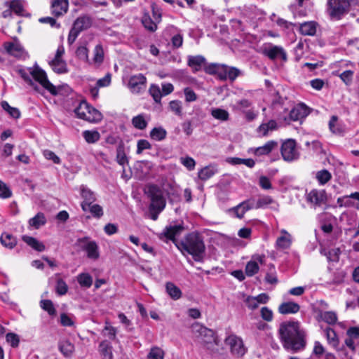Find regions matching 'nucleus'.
Segmentation results:
<instances>
[{"instance_id":"obj_1","label":"nucleus","mask_w":359,"mask_h":359,"mask_svg":"<svg viewBox=\"0 0 359 359\" xmlns=\"http://www.w3.org/2000/svg\"><path fill=\"white\" fill-rule=\"evenodd\" d=\"M283 347L293 353L303 350L306 346V332L298 321L283 322L278 330Z\"/></svg>"},{"instance_id":"obj_2","label":"nucleus","mask_w":359,"mask_h":359,"mask_svg":"<svg viewBox=\"0 0 359 359\" xmlns=\"http://www.w3.org/2000/svg\"><path fill=\"white\" fill-rule=\"evenodd\" d=\"M175 246L185 255H191L194 261L203 262L205 255V245L203 237L198 232L188 233L183 240L175 243Z\"/></svg>"},{"instance_id":"obj_3","label":"nucleus","mask_w":359,"mask_h":359,"mask_svg":"<svg viewBox=\"0 0 359 359\" xmlns=\"http://www.w3.org/2000/svg\"><path fill=\"white\" fill-rule=\"evenodd\" d=\"M148 197L151 200L149 207L150 218L155 221L158 215L165 207V200L160 188L156 184L149 185L147 191Z\"/></svg>"},{"instance_id":"obj_4","label":"nucleus","mask_w":359,"mask_h":359,"mask_svg":"<svg viewBox=\"0 0 359 359\" xmlns=\"http://www.w3.org/2000/svg\"><path fill=\"white\" fill-rule=\"evenodd\" d=\"M351 0H327L326 12L330 20H341L349 12Z\"/></svg>"},{"instance_id":"obj_5","label":"nucleus","mask_w":359,"mask_h":359,"mask_svg":"<svg viewBox=\"0 0 359 359\" xmlns=\"http://www.w3.org/2000/svg\"><path fill=\"white\" fill-rule=\"evenodd\" d=\"M196 332L198 333L201 337V343L212 355L218 352L217 339L215 337L213 330L208 329L201 325H196L194 327Z\"/></svg>"},{"instance_id":"obj_6","label":"nucleus","mask_w":359,"mask_h":359,"mask_svg":"<svg viewBox=\"0 0 359 359\" xmlns=\"http://www.w3.org/2000/svg\"><path fill=\"white\" fill-rule=\"evenodd\" d=\"M92 24L93 18L90 15H83L77 18L69 32L67 38L68 43L69 45L74 43L79 34L89 29L92 26Z\"/></svg>"},{"instance_id":"obj_7","label":"nucleus","mask_w":359,"mask_h":359,"mask_svg":"<svg viewBox=\"0 0 359 359\" xmlns=\"http://www.w3.org/2000/svg\"><path fill=\"white\" fill-rule=\"evenodd\" d=\"M29 74L36 81L39 82L51 95H57L59 93L57 88L49 81L46 73L39 67L36 66L34 69L30 68Z\"/></svg>"},{"instance_id":"obj_8","label":"nucleus","mask_w":359,"mask_h":359,"mask_svg":"<svg viewBox=\"0 0 359 359\" xmlns=\"http://www.w3.org/2000/svg\"><path fill=\"white\" fill-rule=\"evenodd\" d=\"M76 245L86 252L88 258L97 260L100 257L98 245L95 241H91L89 237L85 236L78 238Z\"/></svg>"},{"instance_id":"obj_9","label":"nucleus","mask_w":359,"mask_h":359,"mask_svg":"<svg viewBox=\"0 0 359 359\" xmlns=\"http://www.w3.org/2000/svg\"><path fill=\"white\" fill-rule=\"evenodd\" d=\"M262 53L271 60H281L287 61V53L282 46L273 43H264L262 47Z\"/></svg>"},{"instance_id":"obj_10","label":"nucleus","mask_w":359,"mask_h":359,"mask_svg":"<svg viewBox=\"0 0 359 359\" xmlns=\"http://www.w3.org/2000/svg\"><path fill=\"white\" fill-rule=\"evenodd\" d=\"M280 153L283 160L287 162H292L299 158V152L296 147V142L292 139L283 142Z\"/></svg>"},{"instance_id":"obj_11","label":"nucleus","mask_w":359,"mask_h":359,"mask_svg":"<svg viewBox=\"0 0 359 359\" xmlns=\"http://www.w3.org/2000/svg\"><path fill=\"white\" fill-rule=\"evenodd\" d=\"M225 343L229 346L231 353L234 355L243 356L246 352L243 340L235 334L227 337Z\"/></svg>"},{"instance_id":"obj_12","label":"nucleus","mask_w":359,"mask_h":359,"mask_svg":"<svg viewBox=\"0 0 359 359\" xmlns=\"http://www.w3.org/2000/svg\"><path fill=\"white\" fill-rule=\"evenodd\" d=\"M147 86V78L142 74H137L130 77L128 87L133 93H140Z\"/></svg>"},{"instance_id":"obj_13","label":"nucleus","mask_w":359,"mask_h":359,"mask_svg":"<svg viewBox=\"0 0 359 359\" xmlns=\"http://www.w3.org/2000/svg\"><path fill=\"white\" fill-rule=\"evenodd\" d=\"M311 111V109L304 103L301 102L295 105L290 111L289 118L297 121L305 118Z\"/></svg>"},{"instance_id":"obj_14","label":"nucleus","mask_w":359,"mask_h":359,"mask_svg":"<svg viewBox=\"0 0 359 359\" xmlns=\"http://www.w3.org/2000/svg\"><path fill=\"white\" fill-rule=\"evenodd\" d=\"M184 229V227L182 224L166 226L161 233L160 238L163 239V236L168 240L172 241L175 244L178 242L175 239V237L180 236Z\"/></svg>"},{"instance_id":"obj_15","label":"nucleus","mask_w":359,"mask_h":359,"mask_svg":"<svg viewBox=\"0 0 359 359\" xmlns=\"http://www.w3.org/2000/svg\"><path fill=\"white\" fill-rule=\"evenodd\" d=\"M228 66L223 64H210L205 67V72L211 75H217L220 80L227 79Z\"/></svg>"},{"instance_id":"obj_16","label":"nucleus","mask_w":359,"mask_h":359,"mask_svg":"<svg viewBox=\"0 0 359 359\" xmlns=\"http://www.w3.org/2000/svg\"><path fill=\"white\" fill-rule=\"evenodd\" d=\"M68 0H52L50 5L51 13L59 18L64 15L68 11Z\"/></svg>"},{"instance_id":"obj_17","label":"nucleus","mask_w":359,"mask_h":359,"mask_svg":"<svg viewBox=\"0 0 359 359\" xmlns=\"http://www.w3.org/2000/svg\"><path fill=\"white\" fill-rule=\"evenodd\" d=\"M254 208L255 199L249 198L233 207L231 210L236 215V217L241 219L246 212Z\"/></svg>"},{"instance_id":"obj_18","label":"nucleus","mask_w":359,"mask_h":359,"mask_svg":"<svg viewBox=\"0 0 359 359\" xmlns=\"http://www.w3.org/2000/svg\"><path fill=\"white\" fill-rule=\"evenodd\" d=\"M80 192L81 196L83 199L81 204V208L83 211L87 212L88 206L93 204V203L96 200L95 193L85 185H81L80 187Z\"/></svg>"},{"instance_id":"obj_19","label":"nucleus","mask_w":359,"mask_h":359,"mask_svg":"<svg viewBox=\"0 0 359 359\" xmlns=\"http://www.w3.org/2000/svg\"><path fill=\"white\" fill-rule=\"evenodd\" d=\"M307 201L316 205H321L327 201L326 192L325 190L313 189L306 197Z\"/></svg>"},{"instance_id":"obj_20","label":"nucleus","mask_w":359,"mask_h":359,"mask_svg":"<svg viewBox=\"0 0 359 359\" xmlns=\"http://www.w3.org/2000/svg\"><path fill=\"white\" fill-rule=\"evenodd\" d=\"M278 147V142L275 140L268 141L265 144L257 148H251V151L255 156H261L269 154L271 151Z\"/></svg>"},{"instance_id":"obj_21","label":"nucleus","mask_w":359,"mask_h":359,"mask_svg":"<svg viewBox=\"0 0 359 359\" xmlns=\"http://www.w3.org/2000/svg\"><path fill=\"white\" fill-rule=\"evenodd\" d=\"M187 64L189 67L192 69L194 72H198L203 68L205 70V67L208 66L206 59L202 55H189L187 59Z\"/></svg>"},{"instance_id":"obj_22","label":"nucleus","mask_w":359,"mask_h":359,"mask_svg":"<svg viewBox=\"0 0 359 359\" xmlns=\"http://www.w3.org/2000/svg\"><path fill=\"white\" fill-rule=\"evenodd\" d=\"M4 47L6 52L15 57L20 58L25 53V50L18 42H5Z\"/></svg>"},{"instance_id":"obj_23","label":"nucleus","mask_w":359,"mask_h":359,"mask_svg":"<svg viewBox=\"0 0 359 359\" xmlns=\"http://www.w3.org/2000/svg\"><path fill=\"white\" fill-rule=\"evenodd\" d=\"M300 309V306L293 302H283L278 306V312L281 314L297 313Z\"/></svg>"},{"instance_id":"obj_24","label":"nucleus","mask_w":359,"mask_h":359,"mask_svg":"<svg viewBox=\"0 0 359 359\" xmlns=\"http://www.w3.org/2000/svg\"><path fill=\"white\" fill-rule=\"evenodd\" d=\"M328 126L330 130L333 134L343 135L345 133L344 126L338 123V117L335 115L331 116Z\"/></svg>"},{"instance_id":"obj_25","label":"nucleus","mask_w":359,"mask_h":359,"mask_svg":"<svg viewBox=\"0 0 359 359\" xmlns=\"http://www.w3.org/2000/svg\"><path fill=\"white\" fill-rule=\"evenodd\" d=\"M317 23L314 21L305 22L299 25V31L305 36H313L316 33Z\"/></svg>"},{"instance_id":"obj_26","label":"nucleus","mask_w":359,"mask_h":359,"mask_svg":"<svg viewBox=\"0 0 359 359\" xmlns=\"http://www.w3.org/2000/svg\"><path fill=\"white\" fill-rule=\"evenodd\" d=\"M99 351L103 359H112V346L107 340H104L99 345Z\"/></svg>"},{"instance_id":"obj_27","label":"nucleus","mask_w":359,"mask_h":359,"mask_svg":"<svg viewBox=\"0 0 359 359\" xmlns=\"http://www.w3.org/2000/svg\"><path fill=\"white\" fill-rule=\"evenodd\" d=\"M49 65L52 69L57 74H65L68 72L66 62L64 60H52Z\"/></svg>"},{"instance_id":"obj_28","label":"nucleus","mask_w":359,"mask_h":359,"mask_svg":"<svg viewBox=\"0 0 359 359\" xmlns=\"http://www.w3.org/2000/svg\"><path fill=\"white\" fill-rule=\"evenodd\" d=\"M22 238L25 243L35 250L38 252L44 251L45 245L36 238L29 236H23Z\"/></svg>"},{"instance_id":"obj_29","label":"nucleus","mask_w":359,"mask_h":359,"mask_svg":"<svg viewBox=\"0 0 359 359\" xmlns=\"http://www.w3.org/2000/svg\"><path fill=\"white\" fill-rule=\"evenodd\" d=\"M116 162L121 166L124 167L125 165H128L129 163L128 158L127 157L125 152V147L123 143H120L116 148Z\"/></svg>"},{"instance_id":"obj_30","label":"nucleus","mask_w":359,"mask_h":359,"mask_svg":"<svg viewBox=\"0 0 359 359\" xmlns=\"http://www.w3.org/2000/svg\"><path fill=\"white\" fill-rule=\"evenodd\" d=\"M1 243L6 248L13 249L17 244V239L12 234L4 232L0 237Z\"/></svg>"},{"instance_id":"obj_31","label":"nucleus","mask_w":359,"mask_h":359,"mask_svg":"<svg viewBox=\"0 0 359 359\" xmlns=\"http://www.w3.org/2000/svg\"><path fill=\"white\" fill-rule=\"evenodd\" d=\"M165 290L168 295L174 300H177L182 297V293L181 290L173 283H166Z\"/></svg>"},{"instance_id":"obj_32","label":"nucleus","mask_w":359,"mask_h":359,"mask_svg":"<svg viewBox=\"0 0 359 359\" xmlns=\"http://www.w3.org/2000/svg\"><path fill=\"white\" fill-rule=\"evenodd\" d=\"M217 172V169L215 166L208 165L201 169L198 171V175L201 180L205 181L212 177Z\"/></svg>"},{"instance_id":"obj_33","label":"nucleus","mask_w":359,"mask_h":359,"mask_svg":"<svg viewBox=\"0 0 359 359\" xmlns=\"http://www.w3.org/2000/svg\"><path fill=\"white\" fill-rule=\"evenodd\" d=\"M325 336L329 344L334 348H337L339 344V340L336 332L331 327H327L325 330Z\"/></svg>"},{"instance_id":"obj_34","label":"nucleus","mask_w":359,"mask_h":359,"mask_svg":"<svg viewBox=\"0 0 359 359\" xmlns=\"http://www.w3.org/2000/svg\"><path fill=\"white\" fill-rule=\"evenodd\" d=\"M46 223L45 215L42 212H38L34 217L29 219V226L34 227L35 229H39Z\"/></svg>"},{"instance_id":"obj_35","label":"nucleus","mask_w":359,"mask_h":359,"mask_svg":"<svg viewBox=\"0 0 359 359\" xmlns=\"http://www.w3.org/2000/svg\"><path fill=\"white\" fill-rule=\"evenodd\" d=\"M88 104L86 101L81 102L79 105L74 109V113L78 118L88 121Z\"/></svg>"},{"instance_id":"obj_36","label":"nucleus","mask_w":359,"mask_h":359,"mask_svg":"<svg viewBox=\"0 0 359 359\" xmlns=\"http://www.w3.org/2000/svg\"><path fill=\"white\" fill-rule=\"evenodd\" d=\"M59 349L66 357L72 355L74 351V346L68 340H63L59 343Z\"/></svg>"},{"instance_id":"obj_37","label":"nucleus","mask_w":359,"mask_h":359,"mask_svg":"<svg viewBox=\"0 0 359 359\" xmlns=\"http://www.w3.org/2000/svg\"><path fill=\"white\" fill-rule=\"evenodd\" d=\"M104 58V53L103 46L101 43H98L93 50V62L97 65H100L103 62Z\"/></svg>"},{"instance_id":"obj_38","label":"nucleus","mask_w":359,"mask_h":359,"mask_svg":"<svg viewBox=\"0 0 359 359\" xmlns=\"http://www.w3.org/2000/svg\"><path fill=\"white\" fill-rule=\"evenodd\" d=\"M149 135L154 140L162 141L166 137L167 132L163 127H156L150 131Z\"/></svg>"},{"instance_id":"obj_39","label":"nucleus","mask_w":359,"mask_h":359,"mask_svg":"<svg viewBox=\"0 0 359 359\" xmlns=\"http://www.w3.org/2000/svg\"><path fill=\"white\" fill-rule=\"evenodd\" d=\"M82 135L84 140L89 144H94L100 139V134L97 130H84Z\"/></svg>"},{"instance_id":"obj_40","label":"nucleus","mask_w":359,"mask_h":359,"mask_svg":"<svg viewBox=\"0 0 359 359\" xmlns=\"http://www.w3.org/2000/svg\"><path fill=\"white\" fill-rule=\"evenodd\" d=\"M77 280L82 287L90 288L93 284V278L88 273H81L78 275Z\"/></svg>"},{"instance_id":"obj_41","label":"nucleus","mask_w":359,"mask_h":359,"mask_svg":"<svg viewBox=\"0 0 359 359\" xmlns=\"http://www.w3.org/2000/svg\"><path fill=\"white\" fill-rule=\"evenodd\" d=\"M76 56L78 59L85 62H89V50L87 48V44L81 45L78 46L75 51Z\"/></svg>"},{"instance_id":"obj_42","label":"nucleus","mask_w":359,"mask_h":359,"mask_svg":"<svg viewBox=\"0 0 359 359\" xmlns=\"http://www.w3.org/2000/svg\"><path fill=\"white\" fill-rule=\"evenodd\" d=\"M132 124L136 129L144 130L148 123L145 120L144 114H140L132 118Z\"/></svg>"},{"instance_id":"obj_43","label":"nucleus","mask_w":359,"mask_h":359,"mask_svg":"<svg viewBox=\"0 0 359 359\" xmlns=\"http://www.w3.org/2000/svg\"><path fill=\"white\" fill-rule=\"evenodd\" d=\"M316 178L320 185H324L332 179V174L326 169H323L316 172Z\"/></svg>"},{"instance_id":"obj_44","label":"nucleus","mask_w":359,"mask_h":359,"mask_svg":"<svg viewBox=\"0 0 359 359\" xmlns=\"http://www.w3.org/2000/svg\"><path fill=\"white\" fill-rule=\"evenodd\" d=\"M282 232L287 234V236L278 237L276 240V245L282 249H287L291 245L290 235L285 230H283Z\"/></svg>"},{"instance_id":"obj_45","label":"nucleus","mask_w":359,"mask_h":359,"mask_svg":"<svg viewBox=\"0 0 359 359\" xmlns=\"http://www.w3.org/2000/svg\"><path fill=\"white\" fill-rule=\"evenodd\" d=\"M88 121L91 123H97L102 118V114L94 107L88 104Z\"/></svg>"},{"instance_id":"obj_46","label":"nucleus","mask_w":359,"mask_h":359,"mask_svg":"<svg viewBox=\"0 0 359 359\" xmlns=\"http://www.w3.org/2000/svg\"><path fill=\"white\" fill-rule=\"evenodd\" d=\"M142 23L145 29L150 32H155L157 29L156 22L152 20L149 14H144L142 18Z\"/></svg>"},{"instance_id":"obj_47","label":"nucleus","mask_w":359,"mask_h":359,"mask_svg":"<svg viewBox=\"0 0 359 359\" xmlns=\"http://www.w3.org/2000/svg\"><path fill=\"white\" fill-rule=\"evenodd\" d=\"M322 320L329 325H334L337 321V315L334 311H324L321 313Z\"/></svg>"},{"instance_id":"obj_48","label":"nucleus","mask_w":359,"mask_h":359,"mask_svg":"<svg viewBox=\"0 0 359 359\" xmlns=\"http://www.w3.org/2000/svg\"><path fill=\"white\" fill-rule=\"evenodd\" d=\"M149 93L151 96L153 97L154 100L156 103H161V100L163 95L162 92L160 90V88L156 84H151L149 89Z\"/></svg>"},{"instance_id":"obj_49","label":"nucleus","mask_w":359,"mask_h":359,"mask_svg":"<svg viewBox=\"0 0 359 359\" xmlns=\"http://www.w3.org/2000/svg\"><path fill=\"white\" fill-rule=\"evenodd\" d=\"M1 106L6 111H7L9 115L14 118H18L20 116V112L18 109L11 107L8 102L6 101H2L1 102Z\"/></svg>"},{"instance_id":"obj_50","label":"nucleus","mask_w":359,"mask_h":359,"mask_svg":"<svg viewBox=\"0 0 359 359\" xmlns=\"http://www.w3.org/2000/svg\"><path fill=\"white\" fill-rule=\"evenodd\" d=\"M116 329L107 322L102 332V335L113 341L116 339Z\"/></svg>"},{"instance_id":"obj_51","label":"nucleus","mask_w":359,"mask_h":359,"mask_svg":"<svg viewBox=\"0 0 359 359\" xmlns=\"http://www.w3.org/2000/svg\"><path fill=\"white\" fill-rule=\"evenodd\" d=\"M211 115L216 119L220 121H227L229 119V112L222 109L215 108L211 111Z\"/></svg>"},{"instance_id":"obj_52","label":"nucleus","mask_w":359,"mask_h":359,"mask_svg":"<svg viewBox=\"0 0 359 359\" xmlns=\"http://www.w3.org/2000/svg\"><path fill=\"white\" fill-rule=\"evenodd\" d=\"M40 306L41 309L47 311L50 316H55L56 314V310L52 301L49 299L41 300L40 302Z\"/></svg>"},{"instance_id":"obj_53","label":"nucleus","mask_w":359,"mask_h":359,"mask_svg":"<svg viewBox=\"0 0 359 359\" xmlns=\"http://www.w3.org/2000/svg\"><path fill=\"white\" fill-rule=\"evenodd\" d=\"M245 273L248 276H252L259 271V266L257 262L250 260L245 266Z\"/></svg>"},{"instance_id":"obj_54","label":"nucleus","mask_w":359,"mask_h":359,"mask_svg":"<svg viewBox=\"0 0 359 359\" xmlns=\"http://www.w3.org/2000/svg\"><path fill=\"white\" fill-rule=\"evenodd\" d=\"M10 8L18 15H24V8L20 0H13L10 4Z\"/></svg>"},{"instance_id":"obj_55","label":"nucleus","mask_w":359,"mask_h":359,"mask_svg":"<svg viewBox=\"0 0 359 359\" xmlns=\"http://www.w3.org/2000/svg\"><path fill=\"white\" fill-rule=\"evenodd\" d=\"M277 127V123L274 120H270L266 123L262 124L259 129L260 132H262L263 135H266L269 130H275Z\"/></svg>"},{"instance_id":"obj_56","label":"nucleus","mask_w":359,"mask_h":359,"mask_svg":"<svg viewBox=\"0 0 359 359\" xmlns=\"http://www.w3.org/2000/svg\"><path fill=\"white\" fill-rule=\"evenodd\" d=\"M168 197L170 203H177L180 201V192L177 189L170 187L168 191Z\"/></svg>"},{"instance_id":"obj_57","label":"nucleus","mask_w":359,"mask_h":359,"mask_svg":"<svg viewBox=\"0 0 359 359\" xmlns=\"http://www.w3.org/2000/svg\"><path fill=\"white\" fill-rule=\"evenodd\" d=\"M273 201V198L269 196H262L259 198L257 202L255 201V208H262L268 205L271 204Z\"/></svg>"},{"instance_id":"obj_58","label":"nucleus","mask_w":359,"mask_h":359,"mask_svg":"<svg viewBox=\"0 0 359 359\" xmlns=\"http://www.w3.org/2000/svg\"><path fill=\"white\" fill-rule=\"evenodd\" d=\"M87 211H89L95 218H100L103 215L102 208L98 204L88 205Z\"/></svg>"},{"instance_id":"obj_59","label":"nucleus","mask_w":359,"mask_h":359,"mask_svg":"<svg viewBox=\"0 0 359 359\" xmlns=\"http://www.w3.org/2000/svg\"><path fill=\"white\" fill-rule=\"evenodd\" d=\"M12 196V191L10 187L0 180V198L3 199Z\"/></svg>"},{"instance_id":"obj_60","label":"nucleus","mask_w":359,"mask_h":359,"mask_svg":"<svg viewBox=\"0 0 359 359\" xmlns=\"http://www.w3.org/2000/svg\"><path fill=\"white\" fill-rule=\"evenodd\" d=\"M354 72L352 70H346L341 73L339 76L342 81L346 85L349 86L353 81Z\"/></svg>"},{"instance_id":"obj_61","label":"nucleus","mask_w":359,"mask_h":359,"mask_svg":"<svg viewBox=\"0 0 359 359\" xmlns=\"http://www.w3.org/2000/svg\"><path fill=\"white\" fill-rule=\"evenodd\" d=\"M19 74L21 76V77L31 86H32L35 90L39 91V87L37 85H36L34 81H32L29 72H27L25 69H20Z\"/></svg>"},{"instance_id":"obj_62","label":"nucleus","mask_w":359,"mask_h":359,"mask_svg":"<svg viewBox=\"0 0 359 359\" xmlns=\"http://www.w3.org/2000/svg\"><path fill=\"white\" fill-rule=\"evenodd\" d=\"M147 357L148 359H163L164 353L160 348L154 347L151 348Z\"/></svg>"},{"instance_id":"obj_63","label":"nucleus","mask_w":359,"mask_h":359,"mask_svg":"<svg viewBox=\"0 0 359 359\" xmlns=\"http://www.w3.org/2000/svg\"><path fill=\"white\" fill-rule=\"evenodd\" d=\"M55 290L59 295H64L67 292L68 286L62 279L60 278L57 280Z\"/></svg>"},{"instance_id":"obj_64","label":"nucleus","mask_w":359,"mask_h":359,"mask_svg":"<svg viewBox=\"0 0 359 359\" xmlns=\"http://www.w3.org/2000/svg\"><path fill=\"white\" fill-rule=\"evenodd\" d=\"M6 341L11 344L13 348L18 347L20 342V339L18 334L15 333H8L6 336Z\"/></svg>"}]
</instances>
